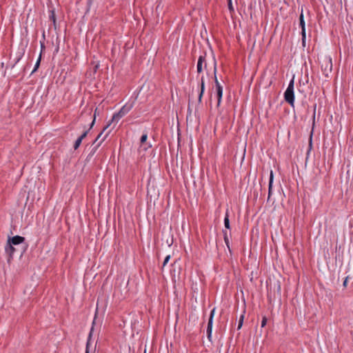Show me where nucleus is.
I'll return each mask as SVG.
<instances>
[{
    "label": "nucleus",
    "mask_w": 353,
    "mask_h": 353,
    "mask_svg": "<svg viewBox=\"0 0 353 353\" xmlns=\"http://www.w3.org/2000/svg\"><path fill=\"white\" fill-rule=\"evenodd\" d=\"M203 65L206 70L212 69L214 72V77L217 75L216 60L212 52L205 53L204 55L200 56L198 60L196 70L198 73L203 71Z\"/></svg>",
    "instance_id": "obj_1"
},
{
    "label": "nucleus",
    "mask_w": 353,
    "mask_h": 353,
    "mask_svg": "<svg viewBox=\"0 0 353 353\" xmlns=\"http://www.w3.org/2000/svg\"><path fill=\"white\" fill-rule=\"evenodd\" d=\"M132 108L133 103L124 105L117 113L113 115L111 121L109 123H111L113 121L118 122L123 117L128 114Z\"/></svg>",
    "instance_id": "obj_2"
},
{
    "label": "nucleus",
    "mask_w": 353,
    "mask_h": 353,
    "mask_svg": "<svg viewBox=\"0 0 353 353\" xmlns=\"http://www.w3.org/2000/svg\"><path fill=\"white\" fill-rule=\"evenodd\" d=\"M285 100L290 105H293L294 100V78L290 81L287 90L285 92Z\"/></svg>",
    "instance_id": "obj_3"
},
{
    "label": "nucleus",
    "mask_w": 353,
    "mask_h": 353,
    "mask_svg": "<svg viewBox=\"0 0 353 353\" xmlns=\"http://www.w3.org/2000/svg\"><path fill=\"white\" fill-rule=\"evenodd\" d=\"M110 125V123H108V125L103 128L102 132L95 139L93 144H95L97 143V144L94 148L93 151H92V154H94L95 152V151L97 149V148L104 141V140L108 136L109 132H106L105 134H104V133H105V130L109 128Z\"/></svg>",
    "instance_id": "obj_4"
},
{
    "label": "nucleus",
    "mask_w": 353,
    "mask_h": 353,
    "mask_svg": "<svg viewBox=\"0 0 353 353\" xmlns=\"http://www.w3.org/2000/svg\"><path fill=\"white\" fill-rule=\"evenodd\" d=\"M214 79L216 94H217V98H218L217 106H219L221 101L222 95H223V87L218 80L217 75H215Z\"/></svg>",
    "instance_id": "obj_5"
},
{
    "label": "nucleus",
    "mask_w": 353,
    "mask_h": 353,
    "mask_svg": "<svg viewBox=\"0 0 353 353\" xmlns=\"http://www.w3.org/2000/svg\"><path fill=\"white\" fill-rule=\"evenodd\" d=\"M180 274H181V267L179 264H176L174 263L172 265V270L171 271V275L172 277V280L176 282V280H179L180 278Z\"/></svg>",
    "instance_id": "obj_6"
},
{
    "label": "nucleus",
    "mask_w": 353,
    "mask_h": 353,
    "mask_svg": "<svg viewBox=\"0 0 353 353\" xmlns=\"http://www.w3.org/2000/svg\"><path fill=\"white\" fill-rule=\"evenodd\" d=\"M215 308H214L210 313V319L208 321V328H207V334L208 338L210 341H211L212 332V323H213V318L214 316Z\"/></svg>",
    "instance_id": "obj_7"
},
{
    "label": "nucleus",
    "mask_w": 353,
    "mask_h": 353,
    "mask_svg": "<svg viewBox=\"0 0 353 353\" xmlns=\"http://www.w3.org/2000/svg\"><path fill=\"white\" fill-rule=\"evenodd\" d=\"M300 25L302 29V43L303 46H305L306 43V32H305V24L304 21V17L303 12L300 15Z\"/></svg>",
    "instance_id": "obj_8"
},
{
    "label": "nucleus",
    "mask_w": 353,
    "mask_h": 353,
    "mask_svg": "<svg viewBox=\"0 0 353 353\" xmlns=\"http://www.w3.org/2000/svg\"><path fill=\"white\" fill-rule=\"evenodd\" d=\"M25 241V238L21 236H14L12 238H9L8 241V244H11L12 245H18L22 243Z\"/></svg>",
    "instance_id": "obj_9"
},
{
    "label": "nucleus",
    "mask_w": 353,
    "mask_h": 353,
    "mask_svg": "<svg viewBox=\"0 0 353 353\" xmlns=\"http://www.w3.org/2000/svg\"><path fill=\"white\" fill-rule=\"evenodd\" d=\"M325 67L323 68L324 73H327V72H331L332 68V59L330 57H325L323 60ZM327 75V74H326Z\"/></svg>",
    "instance_id": "obj_10"
},
{
    "label": "nucleus",
    "mask_w": 353,
    "mask_h": 353,
    "mask_svg": "<svg viewBox=\"0 0 353 353\" xmlns=\"http://www.w3.org/2000/svg\"><path fill=\"white\" fill-rule=\"evenodd\" d=\"M90 130L88 129V130H85L75 141L74 144V150H77L79 148V147L80 146L81 142H82V140L87 136L88 133V131Z\"/></svg>",
    "instance_id": "obj_11"
},
{
    "label": "nucleus",
    "mask_w": 353,
    "mask_h": 353,
    "mask_svg": "<svg viewBox=\"0 0 353 353\" xmlns=\"http://www.w3.org/2000/svg\"><path fill=\"white\" fill-rule=\"evenodd\" d=\"M16 251V248L14 247V245L11 244H7L6 247V252L9 255L8 261H10V259L12 257L13 254Z\"/></svg>",
    "instance_id": "obj_12"
},
{
    "label": "nucleus",
    "mask_w": 353,
    "mask_h": 353,
    "mask_svg": "<svg viewBox=\"0 0 353 353\" xmlns=\"http://www.w3.org/2000/svg\"><path fill=\"white\" fill-rule=\"evenodd\" d=\"M99 68V63H94V67H93V71H90L87 73V75L88 76V77L95 78V73L97 72Z\"/></svg>",
    "instance_id": "obj_13"
},
{
    "label": "nucleus",
    "mask_w": 353,
    "mask_h": 353,
    "mask_svg": "<svg viewBox=\"0 0 353 353\" xmlns=\"http://www.w3.org/2000/svg\"><path fill=\"white\" fill-rule=\"evenodd\" d=\"M205 90V83L203 77H201V92L199 96V102L201 101V99Z\"/></svg>",
    "instance_id": "obj_14"
},
{
    "label": "nucleus",
    "mask_w": 353,
    "mask_h": 353,
    "mask_svg": "<svg viewBox=\"0 0 353 353\" xmlns=\"http://www.w3.org/2000/svg\"><path fill=\"white\" fill-rule=\"evenodd\" d=\"M273 179H274L273 172L271 170L270 171V174L268 199H270V194H271V192H272V187Z\"/></svg>",
    "instance_id": "obj_15"
},
{
    "label": "nucleus",
    "mask_w": 353,
    "mask_h": 353,
    "mask_svg": "<svg viewBox=\"0 0 353 353\" xmlns=\"http://www.w3.org/2000/svg\"><path fill=\"white\" fill-rule=\"evenodd\" d=\"M223 232L225 243L226 245L228 246V248L230 249L229 237L230 236V232H228V231H223Z\"/></svg>",
    "instance_id": "obj_16"
},
{
    "label": "nucleus",
    "mask_w": 353,
    "mask_h": 353,
    "mask_svg": "<svg viewBox=\"0 0 353 353\" xmlns=\"http://www.w3.org/2000/svg\"><path fill=\"white\" fill-rule=\"evenodd\" d=\"M245 312V307H244L243 313L241 315L239 320L238 327H237L238 330H240L243 326Z\"/></svg>",
    "instance_id": "obj_17"
},
{
    "label": "nucleus",
    "mask_w": 353,
    "mask_h": 353,
    "mask_svg": "<svg viewBox=\"0 0 353 353\" xmlns=\"http://www.w3.org/2000/svg\"><path fill=\"white\" fill-rule=\"evenodd\" d=\"M224 225H225V228L230 229V220H229V216H228V213H226V216L224 219Z\"/></svg>",
    "instance_id": "obj_18"
},
{
    "label": "nucleus",
    "mask_w": 353,
    "mask_h": 353,
    "mask_svg": "<svg viewBox=\"0 0 353 353\" xmlns=\"http://www.w3.org/2000/svg\"><path fill=\"white\" fill-rule=\"evenodd\" d=\"M41 54H40L39 57L35 63V67H34V69L33 70L32 72H35L37 70V68H39L40 61H41Z\"/></svg>",
    "instance_id": "obj_19"
},
{
    "label": "nucleus",
    "mask_w": 353,
    "mask_h": 353,
    "mask_svg": "<svg viewBox=\"0 0 353 353\" xmlns=\"http://www.w3.org/2000/svg\"><path fill=\"white\" fill-rule=\"evenodd\" d=\"M97 110H98V108H96V110L94 111V119H93V121H92V123L90 124L89 130H90L93 127V125L94 124L96 116H97Z\"/></svg>",
    "instance_id": "obj_20"
},
{
    "label": "nucleus",
    "mask_w": 353,
    "mask_h": 353,
    "mask_svg": "<svg viewBox=\"0 0 353 353\" xmlns=\"http://www.w3.org/2000/svg\"><path fill=\"white\" fill-rule=\"evenodd\" d=\"M170 259V255H168L165 259H164V261H163V268L166 265V264L168 263L169 260Z\"/></svg>",
    "instance_id": "obj_21"
},
{
    "label": "nucleus",
    "mask_w": 353,
    "mask_h": 353,
    "mask_svg": "<svg viewBox=\"0 0 353 353\" xmlns=\"http://www.w3.org/2000/svg\"><path fill=\"white\" fill-rule=\"evenodd\" d=\"M267 318L265 316L263 317L262 321H261V327H263L265 326L267 323Z\"/></svg>",
    "instance_id": "obj_22"
},
{
    "label": "nucleus",
    "mask_w": 353,
    "mask_h": 353,
    "mask_svg": "<svg viewBox=\"0 0 353 353\" xmlns=\"http://www.w3.org/2000/svg\"><path fill=\"white\" fill-rule=\"evenodd\" d=\"M147 139H148L147 134H143L141 138V143H143L145 141H146Z\"/></svg>",
    "instance_id": "obj_23"
},
{
    "label": "nucleus",
    "mask_w": 353,
    "mask_h": 353,
    "mask_svg": "<svg viewBox=\"0 0 353 353\" xmlns=\"http://www.w3.org/2000/svg\"><path fill=\"white\" fill-rule=\"evenodd\" d=\"M166 243L168 244V246H171L173 243L172 238H170V239H167Z\"/></svg>",
    "instance_id": "obj_24"
},
{
    "label": "nucleus",
    "mask_w": 353,
    "mask_h": 353,
    "mask_svg": "<svg viewBox=\"0 0 353 353\" xmlns=\"http://www.w3.org/2000/svg\"><path fill=\"white\" fill-rule=\"evenodd\" d=\"M312 134H313V130H312L310 131V150H312Z\"/></svg>",
    "instance_id": "obj_25"
},
{
    "label": "nucleus",
    "mask_w": 353,
    "mask_h": 353,
    "mask_svg": "<svg viewBox=\"0 0 353 353\" xmlns=\"http://www.w3.org/2000/svg\"><path fill=\"white\" fill-rule=\"evenodd\" d=\"M228 8L230 11H233V6L231 0H228Z\"/></svg>",
    "instance_id": "obj_26"
},
{
    "label": "nucleus",
    "mask_w": 353,
    "mask_h": 353,
    "mask_svg": "<svg viewBox=\"0 0 353 353\" xmlns=\"http://www.w3.org/2000/svg\"><path fill=\"white\" fill-rule=\"evenodd\" d=\"M348 279H349V276H346V278L345 279L344 281H343V287H346L347 285V281H348Z\"/></svg>",
    "instance_id": "obj_27"
},
{
    "label": "nucleus",
    "mask_w": 353,
    "mask_h": 353,
    "mask_svg": "<svg viewBox=\"0 0 353 353\" xmlns=\"http://www.w3.org/2000/svg\"><path fill=\"white\" fill-rule=\"evenodd\" d=\"M51 19H52L53 21V23H54V25L55 26V16H54V11L52 12V15H51Z\"/></svg>",
    "instance_id": "obj_28"
},
{
    "label": "nucleus",
    "mask_w": 353,
    "mask_h": 353,
    "mask_svg": "<svg viewBox=\"0 0 353 353\" xmlns=\"http://www.w3.org/2000/svg\"><path fill=\"white\" fill-rule=\"evenodd\" d=\"M85 353H89V341L87 343Z\"/></svg>",
    "instance_id": "obj_29"
},
{
    "label": "nucleus",
    "mask_w": 353,
    "mask_h": 353,
    "mask_svg": "<svg viewBox=\"0 0 353 353\" xmlns=\"http://www.w3.org/2000/svg\"><path fill=\"white\" fill-rule=\"evenodd\" d=\"M92 330H93V327H92V329H91L90 333L89 334V337L91 336Z\"/></svg>",
    "instance_id": "obj_30"
},
{
    "label": "nucleus",
    "mask_w": 353,
    "mask_h": 353,
    "mask_svg": "<svg viewBox=\"0 0 353 353\" xmlns=\"http://www.w3.org/2000/svg\"><path fill=\"white\" fill-rule=\"evenodd\" d=\"M144 353H146V349H145V350H144Z\"/></svg>",
    "instance_id": "obj_31"
}]
</instances>
